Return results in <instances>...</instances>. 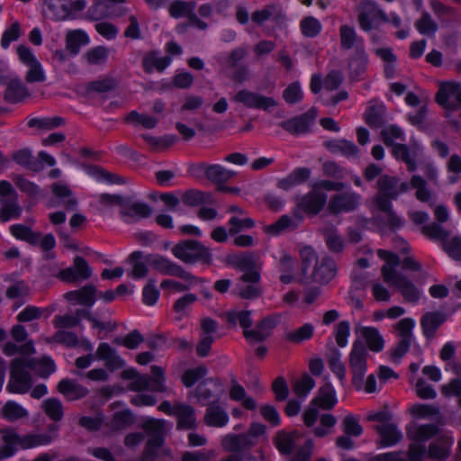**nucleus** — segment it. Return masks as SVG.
<instances>
[{
    "instance_id": "obj_7",
    "label": "nucleus",
    "mask_w": 461,
    "mask_h": 461,
    "mask_svg": "<svg viewBox=\"0 0 461 461\" xmlns=\"http://www.w3.org/2000/svg\"><path fill=\"white\" fill-rule=\"evenodd\" d=\"M377 189L375 202L376 205H380L381 199L385 202L397 199L402 193L408 191L409 184L401 182L396 176L383 175L378 177Z\"/></svg>"
},
{
    "instance_id": "obj_14",
    "label": "nucleus",
    "mask_w": 461,
    "mask_h": 461,
    "mask_svg": "<svg viewBox=\"0 0 461 461\" xmlns=\"http://www.w3.org/2000/svg\"><path fill=\"white\" fill-rule=\"evenodd\" d=\"M315 118L316 112L312 109L300 116L283 121L279 125L293 135L305 134L310 131L311 125L313 123Z\"/></svg>"
},
{
    "instance_id": "obj_6",
    "label": "nucleus",
    "mask_w": 461,
    "mask_h": 461,
    "mask_svg": "<svg viewBox=\"0 0 461 461\" xmlns=\"http://www.w3.org/2000/svg\"><path fill=\"white\" fill-rule=\"evenodd\" d=\"M368 351L361 340H355L349 353V369L353 375L352 384L357 390L363 387L364 376L366 371V357Z\"/></svg>"
},
{
    "instance_id": "obj_57",
    "label": "nucleus",
    "mask_w": 461,
    "mask_h": 461,
    "mask_svg": "<svg viewBox=\"0 0 461 461\" xmlns=\"http://www.w3.org/2000/svg\"><path fill=\"white\" fill-rule=\"evenodd\" d=\"M2 414L6 420L15 421L27 417L28 411L19 403L14 401H8L2 409Z\"/></svg>"
},
{
    "instance_id": "obj_64",
    "label": "nucleus",
    "mask_w": 461,
    "mask_h": 461,
    "mask_svg": "<svg viewBox=\"0 0 461 461\" xmlns=\"http://www.w3.org/2000/svg\"><path fill=\"white\" fill-rule=\"evenodd\" d=\"M341 428L347 436L359 437L363 432V428L359 424L358 419L349 413L344 417L341 421Z\"/></svg>"
},
{
    "instance_id": "obj_27",
    "label": "nucleus",
    "mask_w": 461,
    "mask_h": 461,
    "mask_svg": "<svg viewBox=\"0 0 461 461\" xmlns=\"http://www.w3.org/2000/svg\"><path fill=\"white\" fill-rule=\"evenodd\" d=\"M123 380H131L128 389L133 392H141L149 388L151 377L140 375L135 368H127L121 374Z\"/></svg>"
},
{
    "instance_id": "obj_59",
    "label": "nucleus",
    "mask_w": 461,
    "mask_h": 461,
    "mask_svg": "<svg viewBox=\"0 0 461 461\" xmlns=\"http://www.w3.org/2000/svg\"><path fill=\"white\" fill-rule=\"evenodd\" d=\"M281 16V9L276 5H267L252 14V21L259 25L269 20H277Z\"/></svg>"
},
{
    "instance_id": "obj_22",
    "label": "nucleus",
    "mask_w": 461,
    "mask_h": 461,
    "mask_svg": "<svg viewBox=\"0 0 461 461\" xmlns=\"http://www.w3.org/2000/svg\"><path fill=\"white\" fill-rule=\"evenodd\" d=\"M356 333L366 340L367 348L374 352H380L384 347V340L379 330L374 327H366L357 324L355 327Z\"/></svg>"
},
{
    "instance_id": "obj_13",
    "label": "nucleus",
    "mask_w": 461,
    "mask_h": 461,
    "mask_svg": "<svg viewBox=\"0 0 461 461\" xmlns=\"http://www.w3.org/2000/svg\"><path fill=\"white\" fill-rule=\"evenodd\" d=\"M361 196L354 192H346L334 194L328 204V209L332 214L354 211L359 205Z\"/></svg>"
},
{
    "instance_id": "obj_42",
    "label": "nucleus",
    "mask_w": 461,
    "mask_h": 461,
    "mask_svg": "<svg viewBox=\"0 0 461 461\" xmlns=\"http://www.w3.org/2000/svg\"><path fill=\"white\" fill-rule=\"evenodd\" d=\"M89 39L87 35L80 30L69 31L66 34V49L71 55H77L82 46L87 45Z\"/></svg>"
},
{
    "instance_id": "obj_53",
    "label": "nucleus",
    "mask_w": 461,
    "mask_h": 461,
    "mask_svg": "<svg viewBox=\"0 0 461 461\" xmlns=\"http://www.w3.org/2000/svg\"><path fill=\"white\" fill-rule=\"evenodd\" d=\"M125 122L134 126L141 125L145 129H153L157 126L158 120L147 114L131 111L124 119Z\"/></svg>"
},
{
    "instance_id": "obj_24",
    "label": "nucleus",
    "mask_w": 461,
    "mask_h": 461,
    "mask_svg": "<svg viewBox=\"0 0 461 461\" xmlns=\"http://www.w3.org/2000/svg\"><path fill=\"white\" fill-rule=\"evenodd\" d=\"M175 416L176 417V428L178 429H192L196 426L194 409L185 403L176 404Z\"/></svg>"
},
{
    "instance_id": "obj_19",
    "label": "nucleus",
    "mask_w": 461,
    "mask_h": 461,
    "mask_svg": "<svg viewBox=\"0 0 461 461\" xmlns=\"http://www.w3.org/2000/svg\"><path fill=\"white\" fill-rule=\"evenodd\" d=\"M95 356L104 361L105 367L113 372L124 366V360L117 354L115 348H112L108 343H100Z\"/></svg>"
},
{
    "instance_id": "obj_29",
    "label": "nucleus",
    "mask_w": 461,
    "mask_h": 461,
    "mask_svg": "<svg viewBox=\"0 0 461 461\" xmlns=\"http://www.w3.org/2000/svg\"><path fill=\"white\" fill-rule=\"evenodd\" d=\"M0 438L5 444L0 450V458H6L13 456L15 451V446H21L22 437H20L14 429L8 428L0 429Z\"/></svg>"
},
{
    "instance_id": "obj_38",
    "label": "nucleus",
    "mask_w": 461,
    "mask_h": 461,
    "mask_svg": "<svg viewBox=\"0 0 461 461\" xmlns=\"http://www.w3.org/2000/svg\"><path fill=\"white\" fill-rule=\"evenodd\" d=\"M411 185L416 190L415 197L422 203H428L430 206L434 205L435 194L427 187V183L423 177L414 175L411 178Z\"/></svg>"
},
{
    "instance_id": "obj_54",
    "label": "nucleus",
    "mask_w": 461,
    "mask_h": 461,
    "mask_svg": "<svg viewBox=\"0 0 461 461\" xmlns=\"http://www.w3.org/2000/svg\"><path fill=\"white\" fill-rule=\"evenodd\" d=\"M449 448L450 442L448 438H441L429 445V456L438 461H444L449 455Z\"/></svg>"
},
{
    "instance_id": "obj_32",
    "label": "nucleus",
    "mask_w": 461,
    "mask_h": 461,
    "mask_svg": "<svg viewBox=\"0 0 461 461\" xmlns=\"http://www.w3.org/2000/svg\"><path fill=\"white\" fill-rule=\"evenodd\" d=\"M446 321V315L440 312H429L425 313L420 320V325L425 337L434 336L438 328Z\"/></svg>"
},
{
    "instance_id": "obj_36",
    "label": "nucleus",
    "mask_w": 461,
    "mask_h": 461,
    "mask_svg": "<svg viewBox=\"0 0 461 461\" xmlns=\"http://www.w3.org/2000/svg\"><path fill=\"white\" fill-rule=\"evenodd\" d=\"M22 214V207L19 205L18 197L0 199V221H7L11 219H18Z\"/></svg>"
},
{
    "instance_id": "obj_3",
    "label": "nucleus",
    "mask_w": 461,
    "mask_h": 461,
    "mask_svg": "<svg viewBox=\"0 0 461 461\" xmlns=\"http://www.w3.org/2000/svg\"><path fill=\"white\" fill-rule=\"evenodd\" d=\"M172 253L176 258L185 264L200 262L204 265H211L212 262L211 249L194 240L178 242L172 248Z\"/></svg>"
},
{
    "instance_id": "obj_47",
    "label": "nucleus",
    "mask_w": 461,
    "mask_h": 461,
    "mask_svg": "<svg viewBox=\"0 0 461 461\" xmlns=\"http://www.w3.org/2000/svg\"><path fill=\"white\" fill-rule=\"evenodd\" d=\"M63 125L65 119L60 116L31 118L28 121V127L44 131H51Z\"/></svg>"
},
{
    "instance_id": "obj_1",
    "label": "nucleus",
    "mask_w": 461,
    "mask_h": 461,
    "mask_svg": "<svg viewBox=\"0 0 461 461\" xmlns=\"http://www.w3.org/2000/svg\"><path fill=\"white\" fill-rule=\"evenodd\" d=\"M377 255L384 261V265L381 268L384 281L394 286L406 302L418 303L421 292L406 276L397 270V267L400 265L399 256L384 249H378Z\"/></svg>"
},
{
    "instance_id": "obj_52",
    "label": "nucleus",
    "mask_w": 461,
    "mask_h": 461,
    "mask_svg": "<svg viewBox=\"0 0 461 461\" xmlns=\"http://www.w3.org/2000/svg\"><path fill=\"white\" fill-rule=\"evenodd\" d=\"M341 353L339 349L332 348L327 357L328 365L330 370L338 376L340 381L346 377V367L340 360Z\"/></svg>"
},
{
    "instance_id": "obj_16",
    "label": "nucleus",
    "mask_w": 461,
    "mask_h": 461,
    "mask_svg": "<svg viewBox=\"0 0 461 461\" xmlns=\"http://www.w3.org/2000/svg\"><path fill=\"white\" fill-rule=\"evenodd\" d=\"M96 294V286L93 284H87L77 290L67 292L64 298L74 304L91 307L95 303Z\"/></svg>"
},
{
    "instance_id": "obj_41",
    "label": "nucleus",
    "mask_w": 461,
    "mask_h": 461,
    "mask_svg": "<svg viewBox=\"0 0 461 461\" xmlns=\"http://www.w3.org/2000/svg\"><path fill=\"white\" fill-rule=\"evenodd\" d=\"M230 398L234 402H240L243 408L247 410H255L257 407L253 398L247 396V393L242 385H240L235 378L231 379L230 388Z\"/></svg>"
},
{
    "instance_id": "obj_61",
    "label": "nucleus",
    "mask_w": 461,
    "mask_h": 461,
    "mask_svg": "<svg viewBox=\"0 0 461 461\" xmlns=\"http://www.w3.org/2000/svg\"><path fill=\"white\" fill-rule=\"evenodd\" d=\"M208 373V369L204 365H200L194 368L185 371L181 380L185 387L193 386L197 381L203 378Z\"/></svg>"
},
{
    "instance_id": "obj_12",
    "label": "nucleus",
    "mask_w": 461,
    "mask_h": 461,
    "mask_svg": "<svg viewBox=\"0 0 461 461\" xmlns=\"http://www.w3.org/2000/svg\"><path fill=\"white\" fill-rule=\"evenodd\" d=\"M92 276V269L86 260L82 257H76L73 265L62 269L59 273V278L68 283L83 282L89 279Z\"/></svg>"
},
{
    "instance_id": "obj_60",
    "label": "nucleus",
    "mask_w": 461,
    "mask_h": 461,
    "mask_svg": "<svg viewBox=\"0 0 461 461\" xmlns=\"http://www.w3.org/2000/svg\"><path fill=\"white\" fill-rule=\"evenodd\" d=\"M414 25L420 33L427 36H433L438 31V24L427 12H423L421 17L415 22Z\"/></svg>"
},
{
    "instance_id": "obj_11",
    "label": "nucleus",
    "mask_w": 461,
    "mask_h": 461,
    "mask_svg": "<svg viewBox=\"0 0 461 461\" xmlns=\"http://www.w3.org/2000/svg\"><path fill=\"white\" fill-rule=\"evenodd\" d=\"M327 203V195L317 189H312L306 194L296 199L295 211L303 212L309 215L318 214Z\"/></svg>"
},
{
    "instance_id": "obj_9",
    "label": "nucleus",
    "mask_w": 461,
    "mask_h": 461,
    "mask_svg": "<svg viewBox=\"0 0 461 461\" xmlns=\"http://www.w3.org/2000/svg\"><path fill=\"white\" fill-rule=\"evenodd\" d=\"M235 103L241 104L249 109H259L269 112L272 108L277 106V102L270 96H266L258 93L243 88L231 96Z\"/></svg>"
},
{
    "instance_id": "obj_40",
    "label": "nucleus",
    "mask_w": 461,
    "mask_h": 461,
    "mask_svg": "<svg viewBox=\"0 0 461 461\" xmlns=\"http://www.w3.org/2000/svg\"><path fill=\"white\" fill-rule=\"evenodd\" d=\"M222 318L230 327L240 324L244 330L249 329L252 324L251 312L243 310H230L223 313Z\"/></svg>"
},
{
    "instance_id": "obj_20",
    "label": "nucleus",
    "mask_w": 461,
    "mask_h": 461,
    "mask_svg": "<svg viewBox=\"0 0 461 461\" xmlns=\"http://www.w3.org/2000/svg\"><path fill=\"white\" fill-rule=\"evenodd\" d=\"M256 441L247 434H229L221 440L222 447L229 452L238 453L249 449Z\"/></svg>"
},
{
    "instance_id": "obj_56",
    "label": "nucleus",
    "mask_w": 461,
    "mask_h": 461,
    "mask_svg": "<svg viewBox=\"0 0 461 461\" xmlns=\"http://www.w3.org/2000/svg\"><path fill=\"white\" fill-rule=\"evenodd\" d=\"M234 172L226 169L221 165H209L206 178L213 183L220 184L230 180Z\"/></svg>"
},
{
    "instance_id": "obj_15",
    "label": "nucleus",
    "mask_w": 461,
    "mask_h": 461,
    "mask_svg": "<svg viewBox=\"0 0 461 461\" xmlns=\"http://www.w3.org/2000/svg\"><path fill=\"white\" fill-rule=\"evenodd\" d=\"M120 214L128 221H138L149 218L152 214V209L146 203L133 201L131 197H126L122 208L120 209Z\"/></svg>"
},
{
    "instance_id": "obj_30",
    "label": "nucleus",
    "mask_w": 461,
    "mask_h": 461,
    "mask_svg": "<svg viewBox=\"0 0 461 461\" xmlns=\"http://www.w3.org/2000/svg\"><path fill=\"white\" fill-rule=\"evenodd\" d=\"M302 438L303 434L298 430L290 433L279 432L276 435V446L282 454L289 455Z\"/></svg>"
},
{
    "instance_id": "obj_5",
    "label": "nucleus",
    "mask_w": 461,
    "mask_h": 461,
    "mask_svg": "<svg viewBox=\"0 0 461 461\" xmlns=\"http://www.w3.org/2000/svg\"><path fill=\"white\" fill-rule=\"evenodd\" d=\"M30 363L27 357H15L10 363V377L6 389L12 393H25L32 385Z\"/></svg>"
},
{
    "instance_id": "obj_49",
    "label": "nucleus",
    "mask_w": 461,
    "mask_h": 461,
    "mask_svg": "<svg viewBox=\"0 0 461 461\" xmlns=\"http://www.w3.org/2000/svg\"><path fill=\"white\" fill-rule=\"evenodd\" d=\"M438 429L436 425L433 424H426V425H420L413 429L408 430V437L409 438L416 441V442H422L429 440L432 437H434L436 434H438Z\"/></svg>"
},
{
    "instance_id": "obj_63",
    "label": "nucleus",
    "mask_w": 461,
    "mask_h": 461,
    "mask_svg": "<svg viewBox=\"0 0 461 461\" xmlns=\"http://www.w3.org/2000/svg\"><path fill=\"white\" fill-rule=\"evenodd\" d=\"M321 23L313 16H307L300 23V29L303 36L307 38L316 37L321 31Z\"/></svg>"
},
{
    "instance_id": "obj_39",
    "label": "nucleus",
    "mask_w": 461,
    "mask_h": 461,
    "mask_svg": "<svg viewBox=\"0 0 461 461\" xmlns=\"http://www.w3.org/2000/svg\"><path fill=\"white\" fill-rule=\"evenodd\" d=\"M375 430L382 438L383 446H393L397 444L402 438L401 431L397 429L396 425L393 423H384L375 426Z\"/></svg>"
},
{
    "instance_id": "obj_25",
    "label": "nucleus",
    "mask_w": 461,
    "mask_h": 461,
    "mask_svg": "<svg viewBox=\"0 0 461 461\" xmlns=\"http://www.w3.org/2000/svg\"><path fill=\"white\" fill-rule=\"evenodd\" d=\"M57 389L68 401L79 400L88 393V390L86 387L68 378L60 380L57 385Z\"/></svg>"
},
{
    "instance_id": "obj_21",
    "label": "nucleus",
    "mask_w": 461,
    "mask_h": 461,
    "mask_svg": "<svg viewBox=\"0 0 461 461\" xmlns=\"http://www.w3.org/2000/svg\"><path fill=\"white\" fill-rule=\"evenodd\" d=\"M337 273L335 261L330 257H324L319 264L314 265L312 279L316 283L328 284Z\"/></svg>"
},
{
    "instance_id": "obj_28",
    "label": "nucleus",
    "mask_w": 461,
    "mask_h": 461,
    "mask_svg": "<svg viewBox=\"0 0 461 461\" xmlns=\"http://www.w3.org/2000/svg\"><path fill=\"white\" fill-rule=\"evenodd\" d=\"M311 176V170L307 167H298L290 173L287 176L279 179L277 186L280 189L288 191L291 188L306 182Z\"/></svg>"
},
{
    "instance_id": "obj_58",
    "label": "nucleus",
    "mask_w": 461,
    "mask_h": 461,
    "mask_svg": "<svg viewBox=\"0 0 461 461\" xmlns=\"http://www.w3.org/2000/svg\"><path fill=\"white\" fill-rule=\"evenodd\" d=\"M195 8V3L193 1L185 2V1H174L169 7V14L174 18H180L182 16H186L188 19L190 15L194 13Z\"/></svg>"
},
{
    "instance_id": "obj_10",
    "label": "nucleus",
    "mask_w": 461,
    "mask_h": 461,
    "mask_svg": "<svg viewBox=\"0 0 461 461\" xmlns=\"http://www.w3.org/2000/svg\"><path fill=\"white\" fill-rule=\"evenodd\" d=\"M436 101L445 109L452 111L461 108V84L442 83L436 95Z\"/></svg>"
},
{
    "instance_id": "obj_17",
    "label": "nucleus",
    "mask_w": 461,
    "mask_h": 461,
    "mask_svg": "<svg viewBox=\"0 0 461 461\" xmlns=\"http://www.w3.org/2000/svg\"><path fill=\"white\" fill-rule=\"evenodd\" d=\"M31 96L27 86L17 77H12L6 82L4 98L7 103L17 104L23 102Z\"/></svg>"
},
{
    "instance_id": "obj_26",
    "label": "nucleus",
    "mask_w": 461,
    "mask_h": 461,
    "mask_svg": "<svg viewBox=\"0 0 461 461\" xmlns=\"http://www.w3.org/2000/svg\"><path fill=\"white\" fill-rule=\"evenodd\" d=\"M301 221L302 215L294 210V218L288 215H283L277 221L267 226L265 231L272 235H278L283 231L296 229Z\"/></svg>"
},
{
    "instance_id": "obj_34",
    "label": "nucleus",
    "mask_w": 461,
    "mask_h": 461,
    "mask_svg": "<svg viewBox=\"0 0 461 461\" xmlns=\"http://www.w3.org/2000/svg\"><path fill=\"white\" fill-rule=\"evenodd\" d=\"M340 48L342 50H350L356 48V50L363 47V40L357 36L355 29L349 25L344 24L339 28Z\"/></svg>"
},
{
    "instance_id": "obj_50",
    "label": "nucleus",
    "mask_w": 461,
    "mask_h": 461,
    "mask_svg": "<svg viewBox=\"0 0 461 461\" xmlns=\"http://www.w3.org/2000/svg\"><path fill=\"white\" fill-rule=\"evenodd\" d=\"M27 361L32 362L30 363L31 371H34L41 377H48L56 369L54 362L49 357L41 359L27 358Z\"/></svg>"
},
{
    "instance_id": "obj_8",
    "label": "nucleus",
    "mask_w": 461,
    "mask_h": 461,
    "mask_svg": "<svg viewBox=\"0 0 461 461\" xmlns=\"http://www.w3.org/2000/svg\"><path fill=\"white\" fill-rule=\"evenodd\" d=\"M147 262L152 268L162 275L182 278L185 281H189L191 285H194L199 281V278L185 271L181 266L160 255L148 256Z\"/></svg>"
},
{
    "instance_id": "obj_4",
    "label": "nucleus",
    "mask_w": 461,
    "mask_h": 461,
    "mask_svg": "<svg viewBox=\"0 0 461 461\" xmlns=\"http://www.w3.org/2000/svg\"><path fill=\"white\" fill-rule=\"evenodd\" d=\"M141 428L149 437L142 454V461H152L158 456V451L165 441L166 422L163 420L149 418L143 421Z\"/></svg>"
},
{
    "instance_id": "obj_44",
    "label": "nucleus",
    "mask_w": 461,
    "mask_h": 461,
    "mask_svg": "<svg viewBox=\"0 0 461 461\" xmlns=\"http://www.w3.org/2000/svg\"><path fill=\"white\" fill-rule=\"evenodd\" d=\"M328 249L333 253L343 251L345 243L338 230L333 226H326L321 230Z\"/></svg>"
},
{
    "instance_id": "obj_51",
    "label": "nucleus",
    "mask_w": 461,
    "mask_h": 461,
    "mask_svg": "<svg viewBox=\"0 0 461 461\" xmlns=\"http://www.w3.org/2000/svg\"><path fill=\"white\" fill-rule=\"evenodd\" d=\"M336 424L337 418L331 413L325 412L320 416V425L313 429L312 433L317 438H324L332 432Z\"/></svg>"
},
{
    "instance_id": "obj_55",
    "label": "nucleus",
    "mask_w": 461,
    "mask_h": 461,
    "mask_svg": "<svg viewBox=\"0 0 461 461\" xmlns=\"http://www.w3.org/2000/svg\"><path fill=\"white\" fill-rule=\"evenodd\" d=\"M211 195L208 193L197 189H190L182 194L181 200L185 205L194 207L207 203Z\"/></svg>"
},
{
    "instance_id": "obj_2",
    "label": "nucleus",
    "mask_w": 461,
    "mask_h": 461,
    "mask_svg": "<svg viewBox=\"0 0 461 461\" xmlns=\"http://www.w3.org/2000/svg\"><path fill=\"white\" fill-rule=\"evenodd\" d=\"M337 402L336 391L332 384L327 382L318 389L310 405L304 410L302 415L304 425L308 428L312 427L318 420V410L330 411Z\"/></svg>"
},
{
    "instance_id": "obj_23",
    "label": "nucleus",
    "mask_w": 461,
    "mask_h": 461,
    "mask_svg": "<svg viewBox=\"0 0 461 461\" xmlns=\"http://www.w3.org/2000/svg\"><path fill=\"white\" fill-rule=\"evenodd\" d=\"M52 193L60 199L59 203L53 202L50 204L51 207L62 205L67 211H75L77 206V200L72 196L71 190L68 185L55 183L51 185Z\"/></svg>"
},
{
    "instance_id": "obj_35",
    "label": "nucleus",
    "mask_w": 461,
    "mask_h": 461,
    "mask_svg": "<svg viewBox=\"0 0 461 461\" xmlns=\"http://www.w3.org/2000/svg\"><path fill=\"white\" fill-rule=\"evenodd\" d=\"M171 59L169 57H158L157 51L147 53L142 59V67L146 73H152L154 70L162 72L169 66Z\"/></svg>"
},
{
    "instance_id": "obj_43",
    "label": "nucleus",
    "mask_w": 461,
    "mask_h": 461,
    "mask_svg": "<svg viewBox=\"0 0 461 461\" xmlns=\"http://www.w3.org/2000/svg\"><path fill=\"white\" fill-rule=\"evenodd\" d=\"M377 5L373 1L363 2L362 10L359 12L357 21L363 31L369 32L373 29V19L375 18Z\"/></svg>"
},
{
    "instance_id": "obj_62",
    "label": "nucleus",
    "mask_w": 461,
    "mask_h": 461,
    "mask_svg": "<svg viewBox=\"0 0 461 461\" xmlns=\"http://www.w3.org/2000/svg\"><path fill=\"white\" fill-rule=\"evenodd\" d=\"M377 208L386 215L388 226L392 230H398L403 226V221L393 212L392 203L381 199L380 205Z\"/></svg>"
},
{
    "instance_id": "obj_48",
    "label": "nucleus",
    "mask_w": 461,
    "mask_h": 461,
    "mask_svg": "<svg viewBox=\"0 0 461 461\" xmlns=\"http://www.w3.org/2000/svg\"><path fill=\"white\" fill-rule=\"evenodd\" d=\"M367 62L368 59L365 49L359 48L357 50L349 62V68L352 77H360L366 71Z\"/></svg>"
},
{
    "instance_id": "obj_45",
    "label": "nucleus",
    "mask_w": 461,
    "mask_h": 461,
    "mask_svg": "<svg viewBox=\"0 0 461 461\" xmlns=\"http://www.w3.org/2000/svg\"><path fill=\"white\" fill-rule=\"evenodd\" d=\"M10 232L18 240H24L32 246L40 243L41 232H36L31 227L23 224H14L10 227Z\"/></svg>"
},
{
    "instance_id": "obj_18",
    "label": "nucleus",
    "mask_w": 461,
    "mask_h": 461,
    "mask_svg": "<svg viewBox=\"0 0 461 461\" xmlns=\"http://www.w3.org/2000/svg\"><path fill=\"white\" fill-rule=\"evenodd\" d=\"M203 421L209 427L222 428L229 422V415L218 400L212 401L208 403Z\"/></svg>"
},
{
    "instance_id": "obj_37",
    "label": "nucleus",
    "mask_w": 461,
    "mask_h": 461,
    "mask_svg": "<svg viewBox=\"0 0 461 461\" xmlns=\"http://www.w3.org/2000/svg\"><path fill=\"white\" fill-rule=\"evenodd\" d=\"M44 5L56 21H65L70 18V0H44Z\"/></svg>"
},
{
    "instance_id": "obj_33",
    "label": "nucleus",
    "mask_w": 461,
    "mask_h": 461,
    "mask_svg": "<svg viewBox=\"0 0 461 461\" xmlns=\"http://www.w3.org/2000/svg\"><path fill=\"white\" fill-rule=\"evenodd\" d=\"M324 147L333 154H341L345 157L357 156L359 149L352 142L347 140H332L324 142Z\"/></svg>"
},
{
    "instance_id": "obj_46",
    "label": "nucleus",
    "mask_w": 461,
    "mask_h": 461,
    "mask_svg": "<svg viewBox=\"0 0 461 461\" xmlns=\"http://www.w3.org/2000/svg\"><path fill=\"white\" fill-rule=\"evenodd\" d=\"M12 159L18 165L35 172L41 170L43 167L40 162L33 159L32 153L28 148L14 151L12 155Z\"/></svg>"
},
{
    "instance_id": "obj_31",
    "label": "nucleus",
    "mask_w": 461,
    "mask_h": 461,
    "mask_svg": "<svg viewBox=\"0 0 461 461\" xmlns=\"http://www.w3.org/2000/svg\"><path fill=\"white\" fill-rule=\"evenodd\" d=\"M385 106L376 102H370L365 113L364 119L371 128H380L384 122Z\"/></svg>"
}]
</instances>
